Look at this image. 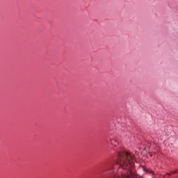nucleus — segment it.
I'll return each instance as SVG.
<instances>
[{
  "label": "nucleus",
  "mask_w": 178,
  "mask_h": 178,
  "mask_svg": "<svg viewBox=\"0 0 178 178\" xmlns=\"http://www.w3.org/2000/svg\"><path fill=\"white\" fill-rule=\"evenodd\" d=\"M143 170L147 174H153V170L147 168L143 167Z\"/></svg>",
  "instance_id": "2"
},
{
  "label": "nucleus",
  "mask_w": 178,
  "mask_h": 178,
  "mask_svg": "<svg viewBox=\"0 0 178 178\" xmlns=\"http://www.w3.org/2000/svg\"><path fill=\"white\" fill-rule=\"evenodd\" d=\"M177 172H178L177 170H175V171H172V174H176V173H177Z\"/></svg>",
  "instance_id": "4"
},
{
  "label": "nucleus",
  "mask_w": 178,
  "mask_h": 178,
  "mask_svg": "<svg viewBox=\"0 0 178 178\" xmlns=\"http://www.w3.org/2000/svg\"><path fill=\"white\" fill-rule=\"evenodd\" d=\"M110 143L115 147H116L118 144V141L115 139H110Z\"/></svg>",
  "instance_id": "3"
},
{
  "label": "nucleus",
  "mask_w": 178,
  "mask_h": 178,
  "mask_svg": "<svg viewBox=\"0 0 178 178\" xmlns=\"http://www.w3.org/2000/svg\"><path fill=\"white\" fill-rule=\"evenodd\" d=\"M136 157L129 151L118 152L116 163L123 170L120 174L115 175L113 178H144L136 174L134 171V163Z\"/></svg>",
  "instance_id": "1"
}]
</instances>
